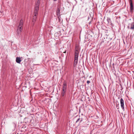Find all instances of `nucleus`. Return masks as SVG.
<instances>
[{
  "mask_svg": "<svg viewBox=\"0 0 134 134\" xmlns=\"http://www.w3.org/2000/svg\"><path fill=\"white\" fill-rule=\"evenodd\" d=\"M79 53V47L76 46L75 49V57L74 62V66L75 67L77 65L78 62V59Z\"/></svg>",
  "mask_w": 134,
  "mask_h": 134,
  "instance_id": "obj_1",
  "label": "nucleus"
},
{
  "mask_svg": "<svg viewBox=\"0 0 134 134\" xmlns=\"http://www.w3.org/2000/svg\"><path fill=\"white\" fill-rule=\"evenodd\" d=\"M23 20H21L20 22L19 25L18 26V29L17 30V32L18 34H19L21 33V32L23 30Z\"/></svg>",
  "mask_w": 134,
  "mask_h": 134,
  "instance_id": "obj_2",
  "label": "nucleus"
},
{
  "mask_svg": "<svg viewBox=\"0 0 134 134\" xmlns=\"http://www.w3.org/2000/svg\"><path fill=\"white\" fill-rule=\"evenodd\" d=\"M61 6L60 4H58L57 7V10L56 11L57 15V16H60V10H63L64 8L62 6Z\"/></svg>",
  "mask_w": 134,
  "mask_h": 134,
  "instance_id": "obj_3",
  "label": "nucleus"
},
{
  "mask_svg": "<svg viewBox=\"0 0 134 134\" xmlns=\"http://www.w3.org/2000/svg\"><path fill=\"white\" fill-rule=\"evenodd\" d=\"M36 12V11L34 10V15L33 16L32 19V22L33 23V24H34L35 23L36 21V20L37 18V15L38 14V11H37V12L36 13L35 12Z\"/></svg>",
  "mask_w": 134,
  "mask_h": 134,
  "instance_id": "obj_4",
  "label": "nucleus"
},
{
  "mask_svg": "<svg viewBox=\"0 0 134 134\" xmlns=\"http://www.w3.org/2000/svg\"><path fill=\"white\" fill-rule=\"evenodd\" d=\"M40 1L38 0L37 2L36 3L35 6V7L34 10L36 11V13L37 12L36 11H38L39 9V6L40 4Z\"/></svg>",
  "mask_w": 134,
  "mask_h": 134,
  "instance_id": "obj_5",
  "label": "nucleus"
},
{
  "mask_svg": "<svg viewBox=\"0 0 134 134\" xmlns=\"http://www.w3.org/2000/svg\"><path fill=\"white\" fill-rule=\"evenodd\" d=\"M129 2L130 4V11L131 12H132L133 11V8L132 0H129Z\"/></svg>",
  "mask_w": 134,
  "mask_h": 134,
  "instance_id": "obj_6",
  "label": "nucleus"
},
{
  "mask_svg": "<svg viewBox=\"0 0 134 134\" xmlns=\"http://www.w3.org/2000/svg\"><path fill=\"white\" fill-rule=\"evenodd\" d=\"M120 104H121V108L123 110H124V101L123 100L122 98H121L120 100Z\"/></svg>",
  "mask_w": 134,
  "mask_h": 134,
  "instance_id": "obj_7",
  "label": "nucleus"
},
{
  "mask_svg": "<svg viewBox=\"0 0 134 134\" xmlns=\"http://www.w3.org/2000/svg\"><path fill=\"white\" fill-rule=\"evenodd\" d=\"M130 28L132 30H134V22L132 23L130 25Z\"/></svg>",
  "mask_w": 134,
  "mask_h": 134,
  "instance_id": "obj_8",
  "label": "nucleus"
},
{
  "mask_svg": "<svg viewBox=\"0 0 134 134\" xmlns=\"http://www.w3.org/2000/svg\"><path fill=\"white\" fill-rule=\"evenodd\" d=\"M16 62L18 63H20L21 60L20 58V57H17L16 58Z\"/></svg>",
  "mask_w": 134,
  "mask_h": 134,
  "instance_id": "obj_9",
  "label": "nucleus"
},
{
  "mask_svg": "<svg viewBox=\"0 0 134 134\" xmlns=\"http://www.w3.org/2000/svg\"><path fill=\"white\" fill-rule=\"evenodd\" d=\"M66 84H63V86L62 90L66 91Z\"/></svg>",
  "mask_w": 134,
  "mask_h": 134,
  "instance_id": "obj_10",
  "label": "nucleus"
},
{
  "mask_svg": "<svg viewBox=\"0 0 134 134\" xmlns=\"http://www.w3.org/2000/svg\"><path fill=\"white\" fill-rule=\"evenodd\" d=\"M66 91H64L62 90V92L61 93V95L63 96V97L65 94V92H66Z\"/></svg>",
  "mask_w": 134,
  "mask_h": 134,
  "instance_id": "obj_11",
  "label": "nucleus"
},
{
  "mask_svg": "<svg viewBox=\"0 0 134 134\" xmlns=\"http://www.w3.org/2000/svg\"><path fill=\"white\" fill-rule=\"evenodd\" d=\"M116 107L117 109H118L119 108V105H116Z\"/></svg>",
  "mask_w": 134,
  "mask_h": 134,
  "instance_id": "obj_12",
  "label": "nucleus"
},
{
  "mask_svg": "<svg viewBox=\"0 0 134 134\" xmlns=\"http://www.w3.org/2000/svg\"><path fill=\"white\" fill-rule=\"evenodd\" d=\"M87 83H90V81L88 80L87 81Z\"/></svg>",
  "mask_w": 134,
  "mask_h": 134,
  "instance_id": "obj_13",
  "label": "nucleus"
},
{
  "mask_svg": "<svg viewBox=\"0 0 134 134\" xmlns=\"http://www.w3.org/2000/svg\"><path fill=\"white\" fill-rule=\"evenodd\" d=\"M80 120V118L78 119H77V120L76 121V122H78L79 120Z\"/></svg>",
  "mask_w": 134,
  "mask_h": 134,
  "instance_id": "obj_14",
  "label": "nucleus"
},
{
  "mask_svg": "<svg viewBox=\"0 0 134 134\" xmlns=\"http://www.w3.org/2000/svg\"><path fill=\"white\" fill-rule=\"evenodd\" d=\"M60 16H58V18L59 19V21H60Z\"/></svg>",
  "mask_w": 134,
  "mask_h": 134,
  "instance_id": "obj_15",
  "label": "nucleus"
},
{
  "mask_svg": "<svg viewBox=\"0 0 134 134\" xmlns=\"http://www.w3.org/2000/svg\"><path fill=\"white\" fill-rule=\"evenodd\" d=\"M64 53H66V51H65V52H63Z\"/></svg>",
  "mask_w": 134,
  "mask_h": 134,
  "instance_id": "obj_16",
  "label": "nucleus"
},
{
  "mask_svg": "<svg viewBox=\"0 0 134 134\" xmlns=\"http://www.w3.org/2000/svg\"><path fill=\"white\" fill-rule=\"evenodd\" d=\"M53 1H57V0H53Z\"/></svg>",
  "mask_w": 134,
  "mask_h": 134,
  "instance_id": "obj_17",
  "label": "nucleus"
},
{
  "mask_svg": "<svg viewBox=\"0 0 134 134\" xmlns=\"http://www.w3.org/2000/svg\"><path fill=\"white\" fill-rule=\"evenodd\" d=\"M129 85H130L129 86H131V84H129Z\"/></svg>",
  "mask_w": 134,
  "mask_h": 134,
  "instance_id": "obj_18",
  "label": "nucleus"
},
{
  "mask_svg": "<svg viewBox=\"0 0 134 134\" xmlns=\"http://www.w3.org/2000/svg\"><path fill=\"white\" fill-rule=\"evenodd\" d=\"M128 28H129V26H128Z\"/></svg>",
  "mask_w": 134,
  "mask_h": 134,
  "instance_id": "obj_19",
  "label": "nucleus"
},
{
  "mask_svg": "<svg viewBox=\"0 0 134 134\" xmlns=\"http://www.w3.org/2000/svg\"><path fill=\"white\" fill-rule=\"evenodd\" d=\"M133 87H134V86L133 85Z\"/></svg>",
  "mask_w": 134,
  "mask_h": 134,
  "instance_id": "obj_20",
  "label": "nucleus"
},
{
  "mask_svg": "<svg viewBox=\"0 0 134 134\" xmlns=\"http://www.w3.org/2000/svg\"><path fill=\"white\" fill-rule=\"evenodd\" d=\"M81 1H82V0H81Z\"/></svg>",
  "mask_w": 134,
  "mask_h": 134,
  "instance_id": "obj_21",
  "label": "nucleus"
}]
</instances>
